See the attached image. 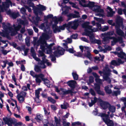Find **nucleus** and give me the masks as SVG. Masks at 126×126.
<instances>
[{
  "label": "nucleus",
  "instance_id": "f257e3e1",
  "mask_svg": "<svg viewBox=\"0 0 126 126\" xmlns=\"http://www.w3.org/2000/svg\"><path fill=\"white\" fill-rule=\"evenodd\" d=\"M3 120L5 124L8 125V126H12L13 124L14 125L16 122L15 119L11 117H4L3 118Z\"/></svg>",
  "mask_w": 126,
  "mask_h": 126
},
{
  "label": "nucleus",
  "instance_id": "f03ea898",
  "mask_svg": "<svg viewBox=\"0 0 126 126\" xmlns=\"http://www.w3.org/2000/svg\"><path fill=\"white\" fill-rule=\"evenodd\" d=\"M60 47V46L58 47L56 50L53 53L57 57H58L63 55L65 50L64 49L61 47H60V49H59Z\"/></svg>",
  "mask_w": 126,
  "mask_h": 126
},
{
  "label": "nucleus",
  "instance_id": "7ed1b4c3",
  "mask_svg": "<svg viewBox=\"0 0 126 126\" xmlns=\"http://www.w3.org/2000/svg\"><path fill=\"white\" fill-rule=\"evenodd\" d=\"M94 89L97 94L100 95L104 96L105 95V92L101 90L100 84L98 83H95L94 84Z\"/></svg>",
  "mask_w": 126,
  "mask_h": 126
},
{
  "label": "nucleus",
  "instance_id": "20e7f679",
  "mask_svg": "<svg viewBox=\"0 0 126 126\" xmlns=\"http://www.w3.org/2000/svg\"><path fill=\"white\" fill-rule=\"evenodd\" d=\"M84 33V35L89 37L91 43H94L95 41V39H94L95 38L94 36L91 34L92 32L91 31L85 29Z\"/></svg>",
  "mask_w": 126,
  "mask_h": 126
},
{
  "label": "nucleus",
  "instance_id": "39448f33",
  "mask_svg": "<svg viewBox=\"0 0 126 126\" xmlns=\"http://www.w3.org/2000/svg\"><path fill=\"white\" fill-rule=\"evenodd\" d=\"M108 116L107 115L106 119L103 118V121L107 125V126H114V124L113 121L108 118Z\"/></svg>",
  "mask_w": 126,
  "mask_h": 126
},
{
  "label": "nucleus",
  "instance_id": "423d86ee",
  "mask_svg": "<svg viewBox=\"0 0 126 126\" xmlns=\"http://www.w3.org/2000/svg\"><path fill=\"white\" fill-rule=\"evenodd\" d=\"M49 36L46 33H44L42 34V37H41L37 41L38 43H44L46 41L45 40V39H48Z\"/></svg>",
  "mask_w": 126,
  "mask_h": 126
},
{
  "label": "nucleus",
  "instance_id": "0eeeda50",
  "mask_svg": "<svg viewBox=\"0 0 126 126\" xmlns=\"http://www.w3.org/2000/svg\"><path fill=\"white\" fill-rule=\"evenodd\" d=\"M71 22H68V24H63L62 26H59L57 28L58 29V32H61V30H64L65 28L66 27L67 28V29L69 31V32H70L69 30L70 28V26L71 25Z\"/></svg>",
  "mask_w": 126,
  "mask_h": 126
},
{
  "label": "nucleus",
  "instance_id": "6e6552de",
  "mask_svg": "<svg viewBox=\"0 0 126 126\" xmlns=\"http://www.w3.org/2000/svg\"><path fill=\"white\" fill-rule=\"evenodd\" d=\"M66 83L71 88V90H74L75 88L77 82L74 80H70L68 81Z\"/></svg>",
  "mask_w": 126,
  "mask_h": 126
},
{
  "label": "nucleus",
  "instance_id": "1a4fd4ad",
  "mask_svg": "<svg viewBox=\"0 0 126 126\" xmlns=\"http://www.w3.org/2000/svg\"><path fill=\"white\" fill-rule=\"evenodd\" d=\"M124 62L122 61L121 59L118 58L117 62L115 60H112L111 62V64L114 66H119L121 64L123 63Z\"/></svg>",
  "mask_w": 126,
  "mask_h": 126
},
{
  "label": "nucleus",
  "instance_id": "9d476101",
  "mask_svg": "<svg viewBox=\"0 0 126 126\" xmlns=\"http://www.w3.org/2000/svg\"><path fill=\"white\" fill-rule=\"evenodd\" d=\"M2 25L3 29L5 32L4 33H2V34L1 35L4 37H6L7 36L6 34V33L7 34L9 33L7 26L6 25L5 23L4 22H3L2 24Z\"/></svg>",
  "mask_w": 126,
  "mask_h": 126
},
{
  "label": "nucleus",
  "instance_id": "9b49d317",
  "mask_svg": "<svg viewBox=\"0 0 126 126\" xmlns=\"http://www.w3.org/2000/svg\"><path fill=\"white\" fill-rule=\"evenodd\" d=\"M100 104L103 109L106 110L109 108L110 104L108 102L102 101L101 102Z\"/></svg>",
  "mask_w": 126,
  "mask_h": 126
},
{
  "label": "nucleus",
  "instance_id": "f8f14e48",
  "mask_svg": "<svg viewBox=\"0 0 126 126\" xmlns=\"http://www.w3.org/2000/svg\"><path fill=\"white\" fill-rule=\"evenodd\" d=\"M108 34H106L103 35L104 37L103 39V42L104 44L108 43L109 42V39H110L111 37L108 35Z\"/></svg>",
  "mask_w": 126,
  "mask_h": 126
},
{
  "label": "nucleus",
  "instance_id": "ddd939ff",
  "mask_svg": "<svg viewBox=\"0 0 126 126\" xmlns=\"http://www.w3.org/2000/svg\"><path fill=\"white\" fill-rule=\"evenodd\" d=\"M61 91L63 92L62 94L63 95H66L68 94H70L71 95H73V93L75 94L76 93V92H74L72 91L71 90H66V89H62Z\"/></svg>",
  "mask_w": 126,
  "mask_h": 126
},
{
  "label": "nucleus",
  "instance_id": "4468645a",
  "mask_svg": "<svg viewBox=\"0 0 126 126\" xmlns=\"http://www.w3.org/2000/svg\"><path fill=\"white\" fill-rule=\"evenodd\" d=\"M103 73L105 75H109L110 74L111 70L108 67V65H106L105 69H103Z\"/></svg>",
  "mask_w": 126,
  "mask_h": 126
},
{
  "label": "nucleus",
  "instance_id": "2eb2a0df",
  "mask_svg": "<svg viewBox=\"0 0 126 126\" xmlns=\"http://www.w3.org/2000/svg\"><path fill=\"white\" fill-rule=\"evenodd\" d=\"M116 24H118L121 25L123 28L124 26L123 25V19L121 17L119 16L117 17L116 20Z\"/></svg>",
  "mask_w": 126,
  "mask_h": 126
},
{
  "label": "nucleus",
  "instance_id": "dca6fc26",
  "mask_svg": "<svg viewBox=\"0 0 126 126\" xmlns=\"http://www.w3.org/2000/svg\"><path fill=\"white\" fill-rule=\"evenodd\" d=\"M7 28L9 33H11V35L12 36L15 35L17 32L12 27L8 26Z\"/></svg>",
  "mask_w": 126,
  "mask_h": 126
},
{
  "label": "nucleus",
  "instance_id": "f3484780",
  "mask_svg": "<svg viewBox=\"0 0 126 126\" xmlns=\"http://www.w3.org/2000/svg\"><path fill=\"white\" fill-rule=\"evenodd\" d=\"M12 4V2L10 0H6V1L2 3V7L5 9L9 7L10 4Z\"/></svg>",
  "mask_w": 126,
  "mask_h": 126
},
{
  "label": "nucleus",
  "instance_id": "a211bd4d",
  "mask_svg": "<svg viewBox=\"0 0 126 126\" xmlns=\"http://www.w3.org/2000/svg\"><path fill=\"white\" fill-rule=\"evenodd\" d=\"M71 22V25L70 26V27L72 26V24H73V25L71 26V28L74 30H76L77 29L79 25V24L77 21H74L70 22Z\"/></svg>",
  "mask_w": 126,
  "mask_h": 126
},
{
  "label": "nucleus",
  "instance_id": "6ab92c4d",
  "mask_svg": "<svg viewBox=\"0 0 126 126\" xmlns=\"http://www.w3.org/2000/svg\"><path fill=\"white\" fill-rule=\"evenodd\" d=\"M36 77L40 78H41L42 80L43 81L45 84V83H47L46 82V81H48V80L46 78H44V74L41 73L39 75L36 74Z\"/></svg>",
  "mask_w": 126,
  "mask_h": 126
},
{
  "label": "nucleus",
  "instance_id": "aec40b11",
  "mask_svg": "<svg viewBox=\"0 0 126 126\" xmlns=\"http://www.w3.org/2000/svg\"><path fill=\"white\" fill-rule=\"evenodd\" d=\"M18 94L17 96L16 97L18 99V100L19 101L20 103H22L24 101L25 98H24V96L22 95H21L20 93L17 94Z\"/></svg>",
  "mask_w": 126,
  "mask_h": 126
},
{
  "label": "nucleus",
  "instance_id": "412c9836",
  "mask_svg": "<svg viewBox=\"0 0 126 126\" xmlns=\"http://www.w3.org/2000/svg\"><path fill=\"white\" fill-rule=\"evenodd\" d=\"M43 116L41 114H37L36 117L34 119L38 122L40 121H42L43 119Z\"/></svg>",
  "mask_w": 126,
  "mask_h": 126
},
{
  "label": "nucleus",
  "instance_id": "4be33fe9",
  "mask_svg": "<svg viewBox=\"0 0 126 126\" xmlns=\"http://www.w3.org/2000/svg\"><path fill=\"white\" fill-rule=\"evenodd\" d=\"M41 67H42L41 66H39L37 65H36L34 68L35 71L37 73L41 72Z\"/></svg>",
  "mask_w": 126,
  "mask_h": 126
},
{
  "label": "nucleus",
  "instance_id": "5701e85b",
  "mask_svg": "<svg viewBox=\"0 0 126 126\" xmlns=\"http://www.w3.org/2000/svg\"><path fill=\"white\" fill-rule=\"evenodd\" d=\"M46 63V60L45 61H43L42 60H40V61L38 62V64L39 65H43V66H41V68L44 69L45 68L46 66L45 64Z\"/></svg>",
  "mask_w": 126,
  "mask_h": 126
},
{
  "label": "nucleus",
  "instance_id": "b1692460",
  "mask_svg": "<svg viewBox=\"0 0 126 126\" xmlns=\"http://www.w3.org/2000/svg\"><path fill=\"white\" fill-rule=\"evenodd\" d=\"M109 110L112 113H114L115 112L116 108L113 106H111L110 105L108 108Z\"/></svg>",
  "mask_w": 126,
  "mask_h": 126
},
{
  "label": "nucleus",
  "instance_id": "393cba45",
  "mask_svg": "<svg viewBox=\"0 0 126 126\" xmlns=\"http://www.w3.org/2000/svg\"><path fill=\"white\" fill-rule=\"evenodd\" d=\"M38 7L37 9H38L39 10H41L42 11L46 10V7L43 5L39 4V5H37Z\"/></svg>",
  "mask_w": 126,
  "mask_h": 126
},
{
  "label": "nucleus",
  "instance_id": "a878e982",
  "mask_svg": "<svg viewBox=\"0 0 126 126\" xmlns=\"http://www.w3.org/2000/svg\"><path fill=\"white\" fill-rule=\"evenodd\" d=\"M38 43L41 44L40 45V48L43 51H45V50L47 49V48H46V47L45 45V42L44 43Z\"/></svg>",
  "mask_w": 126,
  "mask_h": 126
},
{
  "label": "nucleus",
  "instance_id": "bb28decb",
  "mask_svg": "<svg viewBox=\"0 0 126 126\" xmlns=\"http://www.w3.org/2000/svg\"><path fill=\"white\" fill-rule=\"evenodd\" d=\"M45 45L46 48L48 49H52V47L54 45H55L54 43H52L50 44V45H48L47 43L46 42H45Z\"/></svg>",
  "mask_w": 126,
  "mask_h": 126
},
{
  "label": "nucleus",
  "instance_id": "cd10ccee",
  "mask_svg": "<svg viewBox=\"0 0 126 126\" xmlns=\"http://www.w3.org/2000/svg\"><path fill=\"white\" fill-rule=\"evenodd\" d=\"M107 113L108 114H106L105 113H102L100 114V116L101 117H102V119L103 118L106 119V116H107V115L108 116V118H110L109 117V115L110 113V112L109 111H108Z\"/></svg>",
  "mask_w": 126,
  "mask_h": 126
},
{
  "label": "nucleus",
  "instance_id": "c85d7f7f",
  "mask_svg": "<svg viewBox=\"0 0 126 126\" xmlns=\"http://www.w3.org/2000/svg\"><path fill=\"white\" fill-rule=\"evenodd\" d=\"M42 90L41 88H39L35 90V95L36 97H37L38 98L39 97V94H40V91Z\"/></svg>",
  "mask_w": 126,
  "mask_h": 126
},
{
  "label": "nucleus",
  "instance_id": "c756f323",
  "mask_svg": "<svg viewBox=\"0 0 126 126\" xmlns=\"http://www.w3.org/2000/svg\"><path fill=\"white\" fill-rule=\"evenodd\" d=\"M126 54L125 53L122 51H121L120 52H119L118 56L121 58H123L124 56H126Z\"/></svg>",
  "mask_w": 126,
  "mask_h": 126
},
{
  "label": "nucleus",
  "instance_id": "7c9ffc66",
  "mask_svg": "<svg viewBox=\"0 0 126 126\" xmlns=\"http://www.w3.org/2000/svg\"><path fill=\"white\" fill-rule=\"evenodd\" d=\"M105 76L104 77V79L108 83L110 84L111 82V80L110 78L109 77V75H105Z\"/></svg>",
  "mask_w": 126,
  "mask_h": 126
},
{
  "label": "nucleus",
  "instance_id": "2f4dec72",
  "mask_svg": "<svg viewBox=\"0 0 126 126\" xmlns=\"http://www.w3.org/2000/svg\"><path fill=\"white\" fill-rule=\"evenodd\" d=\"M94 19L97 21L101 22L102 24L104 23V21L102 18H100L94 17Z\"/></svg>",
  "mask_w": 126,
  "mask_h": 126
},
{
  "label": "nucleus",
  "instance_id": "473e14b6",
  "mask_svg": "<svg viewBox=\"0 0 126 126\" xmlns=\"http://www.w3.org/2000/svg\"><path fill=\"white\" fill-rule=\"evenodd\" d=\"M116 32L117 34L120 36H123L124 34L123 32L121 29L116 31Z\"/></svg>",
  "mask_w": 126,
  "mask_h": 126
},
{
  "label": "nucleus",
  "instance_id": "72a5a7b5",
  "mask_svg": "<svg viewBox=\"0 0 126 126\" xmlns=\"http://www.w3.org/2000/svg\"><path fill=\"white\" fill-rule=\"evenodd\" d=\"M25 40L26 45L28 47L29 46L30 44V37H27L25 38Z\"/></svg>",
  "mask_w": 126,
  "mask_h": 126
},
{
  "label": "nucleus",
  "instance_id": "f704fd0d",
  "mask_svg": "<svg viewBox=\"0 0 126 126\" xmlns=\"http://www.w3.org/2000/svg\"><path fill=\"white\" fill-rule=\"evenodd\" d=\"M52 29H53V32L54 33H56L57 31H58V26L56 24H53L52 26Z\"/></svg>",
  "mask_w": 126,
  "mask_h": 126
},
{
  "label": "nucleus",
  "instance_id": "c9c22d12",
  "mask_svg": "<svg viewBox=\"0 0 126 126\" xmlns=\"http://www.w3.org/2000/svg\"><path fill=\"white\" fill-rule=\"evenodd\" d=\"M72 74L74 80H78V75L76 72H73L72 73Z\"/></svg>",
  "mask_w": 126,
  "mask_h": 126
},
{
  "label": "nucleus",
  "instance_id": "e433bc0d",
  "mask_svg": "<svg viewBox=\"0 0 126 126\" xmlns=\"http://www.w3.org/2000/svg\"><path fill=\"white\" fill-rule=\"evenodd\" d=\"M47 99L49 101L53 104H55L56 102V101L55 99H53L52 97H48Z\"/></svg>",
  "mask_w": 126,
  "mask_h": 126
},
{
  "label": "nucleus",
  "instance_id": "4c0bfd02",
  "mask_svg": "<svg viewBox=\"0 0 126 126\" xmlns=\"http://www.w3.org/2000/svg\"><path fill=\"white\" fill-rule=\"evenodd\" d=\"M110 39H113L114 42L116 43L118 42L119 37L116 38L114 36L111 37Z\"/></svg>",
  "mask_w": 126,
  "mask_h": 126
},
{
  "label": "nucleus",
  "instance_id": "58836bf2",
  "mask_svg": "<svg viewBox=\"0 0 126 126\" xmlns=\"http://www.w3.org/2000/svg\"><path fill=\"white\" fill-rule=\"evenodd\" d=\"M74 56H76L78 57H82V53L79 52L74 53Z\"/></svg>",
  "mask_w": 126,
  "mask_h": 126
},
{
  "label": "nucleus",
  "instance_id": "ea45409f",
  "mask_svg": "<svg viewBox=\"0 0 126 126\" xmlns=\"http://www.w3.org/2000/svg\"><path fill=\"white\" fill-rule=\"evenodd\" d=\"M18 15L19 14L18 13H16L15 12H13L11 16L14 19H15L18 16Z\"/></svg>",
  "mask_w": 126,
  "mask_h": 126
},
{
  "label": "nucleus",
  "instance_id": "a19ab883",
  "mask_svg": "<svg viewBox=\"0 0 126 126\" xmlns=\"http://www.w3.org/2000/svg\"><path fill=\"white\" fill-rule=\"evenodd\" d=\"M32 0H29L28 1L27 3L30 7H33L34 6V4L33 2H31Z\"/></svg>",
  "mask_w": 126,
  "mask_h": 126
},
{
  "label": "nucleus",
  "instance_id": "79ce46f5",
  "mask_svg": "<svg viewBox=\"0 0 126 126\" xmlns=\"http://www.w3.org/2000/svg\"><path fill=\"white\" fill-rule=\"evenodd\" d=\"M66 50L67 51H68L70 53H73L76 52L72 48H70L68 49H66Z\"/></svg>",
  "mask_w": 126,
  "mask_h": 126
},
{
  "label": "nucleus",
  "instance_id": "37998d69",
  "mask_svg": "<svg viewBox=\"0 0 126 126\" xmlns=\"http://www.w3.org/2000/svg\"><path fill=\"white\" fill-rule=\"evenodd\" d=\"M37 8H38L35 7V8H34L33 10L34 13L36 16L38 15V12L39 10L38 9H37Z\"/></svg>",
  "mask_w": 126,
  "mask_h": 126
},
{
  "label": "nucleus",
  "instance_id": "c03bdc74",
  "mask_svg": "<svg viewBox=\"0 0 126 126\" xmlns=\"http://www.w3.org/2000/svg\"><path fill=\"white\" fill-rule=\"evenodd\" d=\"M21 26L20 25L18 24L17 26L15 27L14 29L16 32L19 31L21 28Z\"/></svg>",
  "mask_w": 126,
  "mask_h": 126
},
{
  "label": "nucleus",
  "instance_id": "a18cd8bd",
  "mask_svg": "<svg viewBox=\"0 0 126 126\" xmlns=\"http://www.w3.org/2000/svg\"><path fill=\"white\" fill-rule=\"evenodd\" d=\"M54 119L55 122L56 123V124H59L60 125V119H59V120L57 118V117L56 116H55L54 117Z\"/></svg>",
  "mask_w": 126,
  "mask_h": 126
},
{
  "label": "nucleus",
  "instance_id": "49530a36",
  "mask_svg": "<svg viewBox=\"0 0 126 126\" xmlns=\"http://www.w3.org/2000/svg\"><path fill=\"white\" fill-rule=\"evenodd\" d=\"M89 92L91 95L94 96H95L96 94L92 88H91L89 90Z\"/></svg>",
  "mask_w": 126,
  "mask_h": 126
},
{
  "label": "nucleus",
  "instance_id": "de8ad7c7",
  "mask_svg": "<svg viewBox=\"0 0 126 126\" xmlns=\"http://www.w3.org/2000/svg\"><path fill=\"white\" fill-rule=\"evenodd\" d=\"M50 56L51 58V61L53 62L55 61L56 60V58L55 57L56 56L54 55V54L53 55V54H51L50 55Z\"/></svg>",
  "mask_w": 126,
  "mask_h": 126
},
{
  "label": "nucleus",
  "instance_id": "09e8293b",
  "mask_svg": "<svg viewBox=\"0 0 126 126\" xmlns=\"http://www.w3.org/2000/svg\"><path fill=\"white\" fill-rule=\"evenodd\" d=\"M123 10L121 8H118V9L117 13L118 14L120 15H121L123 14Z\"/></svg>",
  "mask_w": 126,
  "mask_h": 126
},
{
  "label": "nucleus",
  "instance_id": "8fccbe9b",
  "mask_svg": "<svg viewBox=\"0 0 126 126\" xmlns=\"http://www.w3.org/2000/svg\"><path fill=\"white\" fill-rule=\"evenodd\" d=\"M81 123L80 122L77 121V122H73L72 124V126H75L76 125H81Z\"/></svg>",
  "mask_w": 126,
  "mask_h": 126
},
{
  "label": "nucleus",
  "instance_id": "3c124183",
  "mask_svg": "<svg viewBox=\"0 0 126 126\" xmlns=\"http://www.w3.org/2000/svg\"><path fill=\"white\" fill-rule=\"evenodd\" d=\"M2 62L4 63V65H2V66L3 68H4L6 67V64H7V63L8 62V61L7 60H6L5 61H3Z\"/></svg>",
  "mask_w": 126,
  "mask_h": 126
},
{
  "label": "nucleus",
  "instance_id": "603ef678",
  "mask_svg": "<svg viewBox=\"0 0 126 126\" xmlns=\"http://www.w3.org/2000/svg\"><path fill=\"white\" fill-rule=\"evenodd\" d=\"M94 78L92 76H90L89 77V82L90 83H92L94 81Z\"/></svg>",
  "mask_w": 126,
  "mask_h": 126
},
{
  "label": "nucleus",
  "instance_id": "864d4df0",
  "mask_svg": "<svg viewBox=\"0 0 126 126\" xmlns=\"http://www.w3.org/2000/svg\"><path fill=\"white\" fill-rule=\"evenodd\" d=\"M26 10L23 7H22L21 10V12L23 14H24L26 13Z\"/></svg>",
  "mask_w": 126,
  "mask_h": 126
},
{
  "label": "nucleus",
  "instance_id": "5fc2aeb1",
  "mask_svg": "<svg viewBox=\"0 0 126 126\" xmlns=\"http://www.w3.org/2000/svg\"><path fill=\"white\" fill-rule=\"evenodd\" d=\"M22 125V122H16H16L14 124V126H18V125L21 126Z\"/></svg>",
  "mask_w": 126,
  "mask_h": 126
},
{
  "label": "nucleus",
  "instance_id": "6e6d98bb",
  "mask_svg": "<svg viewBox=\"0 0 126 126\" xmlns=\"http://www.w3.org/2000/svg\"><path fill=\"white\" fill-rule=\"evenodd\" d=\"M9 51H7L5 49H2L1 50L2 53L4 55H6L7 53L9 52Z\"/></svg>",
  "mask_w": 126,
  "mask_h": 126
},
{
  "label": "nucleus",
  "instance_id": "4d7b16f0",
  "mask_svg": "<svg viewBox=\"0 0 126 126\" xmlns=\"http://www.w3.org/2000/svg\"><path fill=\"white\" fill-rule=\"evenodd\" d=\"M88 25V23H87V22L85 23L84 24H82V27L83 28L85 29H85H86L87 30H88L87 29H86V28L87 27Z\"/></svg>",
  "mask_w": 126,
  "mask_h": 126
},
{
  "label": "nucleus",
  "instance_id": "13d9d810",
  "mask_svg": "<svg viewBox=\"0 0 126 126\" xmlns=\"http://www.w3.org/2000/svg\"><path fill=\"white\" fill-rule=\"evenodd\" d=\"M35 101L37 103H40V100L39 99V97L38 98L37 97H36L34 98Z\"/></svg>",
  "mask_w": 126,
  "mask_h": 126
},
{
  "label": "nucleus",
  "instance_id": "bf43d9fd",
  "mask_svg": "<svg viewBox=\"0 0 126 126\" xmlns=\"http://www.w3.org/2000/svg\"><path fill=\"white\" fill-rule=\"evenodd\" d=\"M121 26V25L116 24V25H115V27L116 30L117 31L118 30L120 29V28Z\"/></svg>",
  "mask_w": 126,
  "mask_h": 126
},
{
  "label": "nucleus",
  "instance_id": "052dcab7",
  "mask_svg": "<svg viewBox=\"0 0 126 126\" xmlns=\"http://www.w3.org/2000/svg\"><path fill=\"white\" fill-rule=\"evenodd\" d=\"M87 54H85V55L86 56L87 58H89L91 56V54L89 50H87Z\"/></svg>",
  "mask_w": 126,
  "mask_h": 126
},
{
  "label": "nucleus",
  "instance_id": "680f3d73",
  "mask_svg": "<svg viewBox=\"0 0 126 126\" xmlns=\"http://www.w3.org/2000/svg\"><path fill=\"white\" fill-rule=\"evenodd\" d=\"M40 17L38 16V15L36 16V17L35 18V20L36 21V22H35L36 23H37L38 24V22L40 21H41V20H40Z\"/></svg>",
  "mask_w": 126,
  "mask_h": 126
},
{
  "label": "nucleus",
  "instance_id": "e2e57ef3",
  "mask_svg": "<svg viewBox=\"0 0 126 126\" xmlns=\"http://www.w3.org/2000/svg\"><path fill=\"white\" fill-rule=\"evenodd\" d=\"M114 13V12L113 11V12H108V13L107 16L108 17H112L113 16V13Z\"/></svg>",
  "mask_w": 126,
  "mask_h": 126
},
{
  "label": "nucleus",
  "instance_id": "0e129e2a",
  "mask_svg": "<svg viewBox=\"0 0 126 126\" xmlns=\"http://www.w3.org/2000/svg\"><path fill=\"white\" fill-rule=\"evenodd\" d=\"M43 125H48L49 124V122L47 119H44L43 122Z\"/></svg>",
  "mask_w": 126,
  "mask_h": 126
},
{
  "label": "nucleus",
  "instance_id": "69168bd1",
  "mask_svg": "<svg viewBox=\"0 0 126 126\" xmlns=\"http://www.w3.org/2000/svg\"><path fill=\"white\" fill-rule=\"evenodd\" d=\"M35 78H36L35 81L36 83H39V85H40V83L41 82V80L38 77H36V76H35Z\"/></svg>",
  "mask_w": 126,
  "mask_h": 126
},
{
  "label": "nucleus",
  "instance_id": "338daca9",
  "mask_svg": "<svg viewBox=\"0 0 126 126\" xmlns=\"http://www.w3.org/2000/svg\"><path fill=\"white\" fill-rule=\"evenodd\" d=\"M121 101L124 102L125 106H126V97H122L120 99Z\"/></svg>",
  "mask_w": 126,
  "mask_h": 126
},
{
  "label": "nucleus",
  "instance_id": "774afa93",
  "mask_svg": "<svg viewBox=\"0 0 126 126\" xmlns=\"http://www.w3.org/2000/svg\"><path fill=\"white\" fill-rule=\"evenodd\" d=\"M63 126H69L70 124L69 122L66 123L65 121H64L63 122Z\"/></svg>",
  "mask_w": 126,
  "mask_h": 126
}]
</instances>
